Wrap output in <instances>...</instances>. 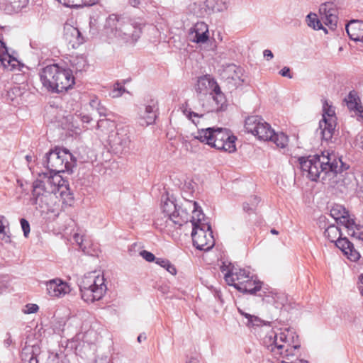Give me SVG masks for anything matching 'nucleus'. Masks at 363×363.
Listing matches in <instances>:
<instances>
[{"instance_id":"2f4dec72","label":"nucleus","mask_w":363,"mask_h":363,"mask_svg":"<svg viewBox=\"0 0 363 363\" xmlns=\"http://www.w3.org/2000/svg\"><path fill=\"white\" fill-rule=\"evenodd\" d=\"M0 239L6 243L11 242L9 221L1 215H0Z\"/></svg>"},{"instance_id":"9b49d317","label":"nucleus","mask_w":363,"mask_h":363,"mask_svg":"<svg viewBox=\"0 0 363 363\" xmlns=\"http://www.w3.org/2000/svg\"><path fill=\"white\" fill-rule=\"evenodd\" d=\"M56 194L50 188L44 189L38 186V184H33L32 204L35 205L36 208H39L42 211H48L54 206L57 199Z\"/></svg>"},{"instance_id":"6e6d98bb","label":"nucleus","mask_w":363,"mask_h":363,"mask_svg":"<svg viewBox=\"0 0 363 363\" xmlns=\"http://www.w3.org/2000/svg\"><path fill=\"white\" fill-rule=\"evenodd\" d=\"M264 57L267 60H269L273 58V53L269 50H265L263 52Z\"/></svg>"},{"instance_id":"b1692460","label":"nucleus","mask_w":363,"mask_h":363,"mask_svg":"<svg viewBox=\"0 0 363 363\" xmlns=\"http://www.w3.org/2000/svg\"><path fill=\"white\" fill-rule=\"evenodd\" d=\"M196 89L200 94H211L214 90L219 91V85L210 75H205L199 78Z\"/></svg>"},{"instance_id":"f3484780","label":"nucleus","mask_w":363,"mask_h":363,"mask_svg":"<svg viewBox=\"0 0 363 363\" xmlns=\"http://www.w3.org/2000/svg\"><path fill=\"white\" fill-rule=\"evenodd\" d=\"M109 140L116 149L120 151L126 150L129 148L131 142L128 127L118 128L116 134L109 136Z\"/></svg>"},{"instance_id":"c03bdc74","label":"nucleus","mask_w":363,"mask_h":363,"mask_svg":"<svg viewBox=\"0 0 363 363\" xmlns=\"http://www.w3.org/2000/svg\"><path fill=\"white\" fill-rule=\"evenodd\" d=\"M99 0H72L73 7L91 6L96 4Z\"/></svg>"},{"instance_id":"c756f323","label":"nucleus","mask_w":363,"mask_h":363,"mask_svg":"<svg viewBox=\"0 0 363 363\" xmlns=\"http://www.w3.org/2000/svg\"><path fill=\"white\" fill-rule=\"evenodd\" d=\"M261 285L262 282L255 279L253 277L250 275V277L246 279V281L243 284H241L238 291L242 293L254 294L260 290Z\"/></svg>"},{"instance_id":"6ab92c4d","label":"nucleus","mask_w":363,"mask_h":363,"mask_svg":"<svg viewBox=\"0 0 363 363\" xmlns=\"http://www.w3.org/2000/svg\"><path fill=\"white\" fill-rule=\"evenodd\" d=\"M57 83L55 85L53 93H60L66 91L74 85V78L72 71L69 69H65L59 66V74Z\"/></svg>"},{"instance_id":"aec40b11","label":"nucleus","mask_w":363,"mask_h":363,"mask_svg":"<svg viewBox=\"0 0 363 363\" xmlns=\"http://www.w3.org/2000/svg\"><path fill=\"white\" fill-rule=\"evenodd\" d=\"M190 40L196 43H205L208 40V26L204 22H197L191 28L189 33Z\"/></svg>"},{"instance_id":"79ce46f5","label":"nucleus","mask_w":363,"mask_h":363,"mask_svg":"<svg viewBox=\"0 0 363 363\" xmlns=\"http://www.w3.org/2000/svg\"><path fill=\"white\" fill-rule=\"evenodd\" d=\"M126 91L124 86L119 82H116L113 84V89L110 92V96L112 98H118L122 96V94Z\"/></svg>"},{"instance_id":"4d7b16f0","label":"nucleus","mask_w":363,"mask_h":363,"mask_svg":"<svg viewBox=\"0 0 363 363\" xmlns=\"http://www.w3.org/2000/svg\"><path fill=\"white\" fill-rule=\"evenodd\" d=\"M81 121L83 123H89L91 121V118L89 115H83L81 116Z\"/></svg>"},{"instance_id":"5701e85b","label":"nucleus","mask_w":363,"mask_h":363,"mask_svg":"<svg viewBox=\"0 0 363 363\" xmlns=\"http://www.w3.org/2000/svg\"><path fill=\"white\" fill-rule=\"evenodd\" d=\"M46 289L49 296L52 297H61L70 291L67 284L60 279H54L46 281Z\"/></svg>"},{"instance_id":"c9c22d12","label":"nucleus","mask_w":363,"mask_h":363,"mask_svg":"<svg viewBox=\"0 0 363 363\" xmlns=\"http://www.w3.org/2000/svg\"><path fill=\"white\" fill-rule=\"evenodd\" d=\"M307 25L314 30H323L325 33H327V29L323 26L322 23L318 19L317 15L314 13H310L307 15L306 19Z\"/></svg>"},{"instance_id":"f704fd0d","label":"nucleus","mask_w":363,"mask_h":363,"mask_svg":"<svg viewBox=\"0 0 363 363\" xmlns=\"http://www.w3.org/2000/svg\"><path fill=\"white\" fill-rule=\"evenodd\" d=\"M71 65L77 72L86 71L89 67L87 60L84 55L73 57L71 60Z\"/></svg>"},{"instance_id":"052dcab7","label":"nucleus","mask_w":363,"mask_h":363,"mask_svg":"<svg viewBox=\"0 0 363 363\" xmlns=\"http://www.w3.org/2000/svg\"><path fill=\"white\" fill-rule=\"evenodd\" d=\"M6 335H7V337L4 340V342L6 345V346L9 347L11 343V335L9 333H7Z\"/></svg>"},{"instance_id":"c85d7f7f","label":"nucleus","mask_w":363,"mask_h":363,"mask_svg":"<svg viewBox=\"0 0 363 363\" xmlns=\"http://www.w3.org/2000/svg\"><path fill=\"white\" fill-rule=\"evenodd\" d=\"M0 62L4 67H11V69H15L16 65L18 64V61L9 55L5 43L1 40H0Z\"/></svg>"},{"instance_id":"680f3d73","label":"nucleus","mask_w":363,"mask_h":363,"mask_svg":"<svg viewBox=\"0 0 363 363\" xmlns=\"http://www.w3.org/2000/svg\"><path fill=\"white\" fill-rule=\"evenodd\" d=\"M359 281L361 284L359 286V290L361 291L362 295L363 296V274L360 276Z\"/></svg>"},{"instance_id":"de8ad7c7","label":"nucleus","mask_w":363,"mask_h":363,"mask_svg":"<svg viewBox=\"0 0 363 363\" xmlns=\"http://www.w3.org/2000/svg\"><path fill=\"white\" fill-rule=\"evenodd\" d=\"M140 255L143 259L150 262L155 261V259H157L152 252H148L147 250H142L140 252Z\"/></svg>"},{"instance_id":"a19ab883","label":"nucleus","mask_w":363,"mask_h":363,"mask_svg":"<svg viewBox=\"0 0 363 363\" xmlns=\"http://www.w3.org/2000/svg\"><path fill=\"white\" fill-rule=\"evenodd\" d=\"M184 114L190 120H191V121L195 124V125H198V123H199V120L203 118V116H204V113H197V112H194V111H191L190 108H184Z\"/></svg>"},{"instance_id":"4468645a","label":"nucleus","mask_w":363,"mask_h":363,"mask_svg":"<svg viewBox=\"0 0 363 363\" xmlns=\"http://www.w3.org/2000/svg\"><path fill=\"white\" fill-rule=\"evenodd\" d=\"M158 101L155 99H150L140 111V123L141 125L153 124L158 112Z\"/></svg>"},{"instance_id":"2eb2a0df","label":"nucleus","mask_w":363,"mask_h":363,"mask_svg":"<svg viewBox=\"0 0 363 363\" xmlns=\"http://www.w3.org/2000/svg\"><path fill=\"white\" fill-rule=\"evenodd\" d=\"M59 66L56 64L44 67L40 72V79L44 88L52 92L57 81Z\"/></svg>"},{"instance_id":"20e7f679","label":"nucleus","mask_w":363,"mask_h":363,"mask_svg":"<svg viewBox=\"0 0 363 363\" xmlns=\"http://www.w3.org/2000/svg\"><path fill=\"white\" fill-rule=\"evenodd\" d=\"M194 138L219 150L234 152L237 138L230 131L222 128H206L198 130Z\"/></svg>"},{"instance_id":"e2e57ef3","label":"nucleus","mask_w":363,"mask_h":363,"mask_svg":"<svg viewBox=\"0 0 363 363\" xmlns=\"http://www.w3.org/2000/svg\"><path fill=\"white\" fill-rule=\"evenodd\" d=\"M359 147L363 150V135L359 138Z\"/></svg>"},{"instance_id":"7ed1b4c3","label":"nucleus","mask_w":363,"mask_h":363,"mask_svg":"<svg viewBox=\"0 0 363 363\" xmlns=\"http://www.w3.org/2000/svg\"><path fill=\"white\" fill-rule=\"evenodd\" d=\"M162 208L166 218L164 227H172L173 225L182 226L188 221L194 225L198 218L203 219L205 217L198 203L190 200H184L180 204H177L167 199Z\"/></svg>"},{"instance_id":"603ef678","label":"nucleus","mask_w":363,"mask_h":363,"mask_svg":"<svg viewBox=\"0 0 363 363\" xmlns=\"http://www.w3.org/2000/svg\"><path fill=\"white\" fill-rule=\"evenodd\" d=\"M279 74L282 77H288L289 79L292 78V75L290 74V69L288 67H284L283 69H281L279 71Z\"/></svg>"},{"instance_id":"473e14b6","label":"nucleus","mask_w":363,"mask_h":363,"mask_svg":"<svg viewBox=\"0 0 363 363\" xmlns=\"http://www.w3.org/2000/svg\"><path fill=\"white\" fill-rule=\"evenodd\" d=\"M21 363H38L33 347H25L21 352Z\"/></svg>"},{"instance_id":"a211bd4d","label":"nucleus","mask_w":363,"mask_h":363,"mask_svg":"<svg viewBox=\"0 0 363 363\" xmlns=\"http://www.w3.org/2000/svg\"><path fill=\"white\" fill-rule=\"evenodd\" d=\"M250 276V272L245 269H238L232 267L225 274V280L228 285L233 286L238 290L241 284H243L246 279Z\"/></svg>"},{"instance_id":"0eeeda50","label":"nucleus","mask_w":363,"mask_h":363,"mask_svg":"<svg viewBox=\"0 0 363 363\" xmlns=\"http://www.w3.org/2000/svg\"><path fill=\"white\" fill-rule=\"evenodd\" d=\"M330 215L337 224L344 228L349 236L354 240L363 241V226L357 224L354 220L350 218L343 206L335 204L330 209Z\"/></svg>"},{"instance_id":"a18cd8bd","label":"nucleus","mask_w":363,"mask_h":363,"mask_svg":"<svg viewBox=\"0 0 363 363\" xmlns=\"http://www.w3.org/2000/svg\"><path fill=\"white\" fill-rule=\"evenodd\" d=\"M278 298L279 296L277 294H267L263 297L262 300L267 303L274 304L276 308H279L281 305H283V303H279L277 301Z\"/></svg>"},{"instance_id":"bf43d9fd","label":"nucleus","mask_w":363,"mask_h":363,"mask_svg":"<svg viewBox=\"0 0 363 363\" xmlns=\"http://www.w3.org/2000/svg\"><path fill=\"white\" fill-rule=\"evenodd\" d=\"M147 338L146 335L145 333L140 334L138 337V342H141L142 341L145 340Z\"/></svg>"},{"instance_id":"4c0bfd02","label":"nucleus","mask_w":363,"mask_h":363,"mask_svg":"<svg viewBox=\"0 0 363 363\" xmlns=\"http://www.w3.org/2000/svg\"><path fill=\"white\" fill-rule=\"evenodd\" d=\"M269 140L272 141L277 147L284 148L288 145L289 138L288 136L282 132L278 133L274 132L273 137Z\"/></svg>"},{"instance_id":"ea45409f","label":"nucleus","mask_w":363,"mask_h":363,"mask_svg":"<svg viewBox=\"0 0 363 363\" xmlns=\"http://www.w3.org/2000/svg\"><path fill=\"white\" fill-rule=\"evenodd\" d=\"M155 263L159 266L164 268L169 274L175 275L177 274V269L174 264H172L169 260L164 258H157Z\"/></svg>"},{"instance_id":"5fc2aeb1","label":"nucleus","mask_w":363,"mask_h":363,"mask_svg":"<svg viewBox=\"0 0 363 363\" xmlns=\"http://www.w3.org/2000/svg\"><path fill=\"white\" fill-rule=\"evenodd\" d=\"M243 209H244L245 211H246L247 213H250V212L254 211L255 208L254 206H252L250 205V203L246 202V203H243Z\"/></svg>"},{"instance_id":"49530a36","label":"nucleus","mask_w":363,"mask_h":363,"mask_svg":"<svg viewBox=\"0 0 363 363\" xmlns=\"http://www.w3.org/2000/svg\"><path fill=\"white\" fill-rule=\"evenodd\" d=\"M15 10H20L25 7L28 0H8Z\"/></svg>"},{"instance_id":"338daca9","label":"nucleus","mask_w":363,"mask_h":363,"mask_svg":"<svg viewBox=\"0 0 363 363\" xmlns=\"http://www.w3.org/2000/svg\"><path fill=\"white\" fill-rule=\"evenodd\" d=\"M26 160H27L28 162H30V161H31V160H32V157H31V156H30V155H26Z\"/></svg>"},{"instance_id":"f03ea898","label":"nucleus","mask_w":363,"mask_h":363,"mask_svg":"<svg viewBox=\"0 0 363 363\" xmlns=\"http://www.w3.org/2000/svg\"><path fill=\"white\" fill-rule=\"evenodd\" d=\"M264 345L274 357L285 359L281 363H309L298 359L300 352L298 337L295 340L293 333L289 330L271 332L264 337Z\"/></svg>"},{"instance_id":"412c9836","label":"nucleus","mask_w":363,"mask_h":363,"mask_svg":"<svg viewBox=\"0 0 363 363\" xmlns=\"http://www.w3.org/2000/svg\"><path fill=\"white\" fill-rule=\"evenodd\" d=\"M141 26L136 23H130L129 21L116 35L121 38L126 42L135 43L140 37Z\"/></svg>"},{"instance_id":"72a5a7b5","label":"nucleus","mask_w":363,"mask_h":363,"mask_svg":"<svg viewBox=\"0 0 363 363\" xmlns=\"http://www.w3.org/2000/svg\"><path fill=\"white\" fill-rule=\"evenodd\" d=\"M89 104L91 108L95 110L100 116H108L111 113L96 96L90 99Z\"/></svg>"},{"instance_id":"13d9d810","label":"nucleus","mask_w":363,"mask_h":363,"mask_svg":"<svg viewBox=\"0 0 363 363\" xmlns=\"http://www.w3.org/2000/svg\"><path fill=\"white\" fill-rule=\"evenodd\" d=\"M326 217L325 216H321L319 218V224H320V227H325V224H326Z\"/></svg>"},{"instance_id":"58836bf2","label":"nucleus","mask_w":363,"mask_h":363,"mask_svg":"<svg viewBox=\"0 0 363 363\" xmlns=\"http://www.w3.org/2000/svg\"><path fill=\"white\" fill-rule=\"evenodd\" d=\"M225 73L229 74L228 78H231V79L235 82V84H240V82L242 81L240 76L241 73L240 69L237 67L235 65H230L228 66Z\"/></svg>"},{"instance_id":"09e8293b","label":"nucleus","mask_w":363,"mask_h":363,"mask_svg":"<svg viewBox=\"0 0 363 363\" xmlns=\"http://www.w3.org/2000/svg\"><path fill=\"white\" fill-rule=\"evenodd\" d=\"M20 223L21 225L22 230L23 231V235L26 238H27L30 233L29 223L25 218H21Z\"/></svg>"},{"instance_id":"e433bc0d","label":"nucleus","mask_w":363,"mask_h":363,"mask_svg":"<svg viewBox=\"0 0 363 363\" xmlns=\"http://www.w3.org/2000/svg\"><path fill=\"white\" fill-rule=\"evenodd\" d=\"M238 312L247 319L245 324L248 327L261 326L265 324L259 317L245 313L240 308H238Z\"/></svg>"},{"instance_id":"6e6552de","label":"nucleus","mask_w":363,"mask_h":363,"mask_svg":"<svg viewBox=\"0 0 363 363\" xmlns=\"http://www.w3.org/2000/svg\"><path fill=\"white\" fill-rule=\"evenodd\" d=\"M342 230H345L343 227L331 224L325 228L324 235L330 242H335V245L344 252L349 259L356 262L359 259L360 255L346 237L342 238Z\"/></svg>"},{"instance_id":"3c124183","label":"nucleus","mask_w":363,"mask_h":363,"mask_svg":"<svg viewBox=\"0 0 363 363\" xmlns=\"http://www.w3.org/2000/svg\"><path fill=\"white\" fill-rule=\"evenodd\" d=\"M39 307L36 304H28L26 305V313H33L38 311Z\"/></svg>"},{"instance_id":"f8f14e48","label":"nucleus","mask_w":363,"mask_h":363,"mask_svg":"<svg viewBox=\"0 0 363 363\" xmlns=\"http://www.w3.org/2000/svg\"><path fill=\"white\" fill-rule=\"evenodd\" d=\"M336 126V117L335 110L332 106H329L325 101L323 105V118L319 122V128L317 133L321 135L323 140L329 141L332 139Z\"/></svg>"},{"instance_id":"bb28decb","label":"nucleus","mask_w":363,"mask_h":363,"mask_svg":"<svg viewBox=\"0 0 363 363\" xmlns=\"http://www.w3.org/2000/svg\"><path fill=\"white\" fill-rule=\"evenodd\" d=\"M209 97L212 100V102L210 107L206 108L205 111L208 113L222 110L225 104V98L224 94L221 92L220 88L219 87V91L214 90L211 92Z\"/></svg>"},{"instance_id":"9d476101","label":"nucleus","mask_w":363,"mask_h":363,"mask_svg":"<svg viewBox=\"0 0 363 363\" xmlns=\"http://www.w3.org/2000/svg\"><path fill=\"white\" fill-rule=\"evenodd\" d=\"M245 128L247 132L257 136L258 139L268 141L273 137L274 130L270 125L258 116H249L245 120Z\"/></svg>"},{"instance_id":"cd10ccee","label":"nucleus","mask_w":363,"mask_h":363,"mask_svg":"<svg viewBox=\"0 0 363 363\" xmlns=\"http://www.w3.org/2000/svg\"><path fill=\"white\" fill-rule=\"evenodd\" d=\"M345 101L350 111H353L356 114H359V116L363 119V107L355 91H350L345 99Z\"/></svg>"},{"instance_id":"dca6fc26","label":"nucleus","mask_w":363,"mask_h":363,"mask_svg":"<svg viewBox=\"0 0 363 363\" xmlns=\"http://www.w3.org/2000/svg\"><path fill=\"white\" fill-rule=\"evenodd\" d=\"M319 14L325 23L333 28L338 21L337 6L333 1H326L320 5Z\"/></svg>"},{"instance_id":"4be33fe9","label":"nucleus","mask_w":363,"mask_h":363,"mask_svg":"<svg viewBox=\"0 0 363 363\" xmlns=\"http://www.w3.org/2000/svg\"><path fill=\"white\" fill-rule=\"evenodd\" d=\"M64 40L68 47L72 49L77 48L84 42L79 30L69 24H65L64 26Z\"/></svg>"},{"instance_id":"a878e982","label":"nucleus","mask_w":363,"mask_h":363,"mask_svg":"<svg viewBox=\"0 0 363 363\" xmlns=\"http://www.w3.org/2000/svg\"><path fill=\"white\" fill-rule=\"evenodd\" d=\"M128 21V19L121 16L111 14L106 18L105 28L109 29L111 32L116 36L120 32V30L124 27V25L126 24Z\"/></svg>"},{"instance_id":"0e129e2a","label":"nucleus","mask_w":363,"mask_h":363,"mask_svg":"<svg viewBox=\"0 0 363 363\" xmlns=\"http://www.w3.org/2000/svg\"><path fill=\"white\" fill-rule=\"evenodd\" d=\"M270 232H271L272 234H274V235H278L279 234V232L277 230H275V229H272L270 230Z\"/></svg>"},{"instance_id":"f257e3e1","label":"nucleus","mask_w":363,"mask_h":363,"mask_svg":"<svg viewBox=\"0 0 363 363\" xmlns=\"http://www.w3.org/2000/svg\"><path fill=\"white\" fill-rule=\"evenodd\" d=\"M301 169L311 181L320 178L323 181L331 175L342 177V172L349 168L335 152L324 151L320 155H315L299 159Z\"/></svg>"},{"instance_id":"37998d69","label":"nucleus","mask_w":363,"mask_h":363,"mask_svg":"<svg viewBox=\"0 0 363 363\" xmlns=\"http://www.w3.org/2000/svg\"><path fill=\"white\" fill-rule=\"evenodd\" d=\"M114 127V121L108 118L100 119L97 122L98 129H101L104 130L105 129H112Z\"/></svg>"},{"instance_id":"ddd939ff","label":"nucleus","mask_w":363,"mask_h":363,"mask_svg":"<svg viewBox=\"0 0 363 363\" xmlns=\"http://www.w3.org/2000/svg\"><path fill=\"white\" fill-rule=\"evenodd\" d=\"M59 173L60 172L55 173L49 170L48 172H42L39 174V178L33 184H38V186H40L44 189H48V188H50L54 192L57 193L65 183V181Z\"/></svg>"},{"instance_id":"774afa93","label":"nucleus","mask_w":363,"mask_h":363,"mask_svg":"<svg viewBox=\"0 0 363 363\" xmlns=\"http://www.w3.org/2000/svg\"><path fill=\"white\" fill-rule=\"evenodd\" d=\"M159 222H160V220H159V219H157L156 224H157V225H162V223H160Z\"/></svg>"},{"instance_id":"7c9ffc66","label":"nucleus","mask_w":363,"mask_h":363,"mask_svg":"<svg viewBox=\"0 0 363 363\" xmlns=\"http://www.w3.org/2000/svg\"><path fill=\"white\" fill-rule=\"evenodd\" d=\"M205 5L213 13L223 12L228 9V3L224 0H206Z\"/></svg>"},{"instance_id":"39448f33","label":"nucleus","mask_w":363,"mask_h":363,"mask_svg":"<svg viewBox=\"0 0 363 363\" xmlns=\"http://www.w3.org/2000/svg\"><path fill=\"white\" fill-rule=\"evenodd\" d=\"M79 286L82 298L87 303L101 299L107 290L104 275L97 274L96 272L84 274Z\"/></svg>"},{"instance_id":"69168bd1","label":"nucleus","mask_w":363,"mask_h":363,"mask_svg":"<svg viewBox=\"0 0 363 363\" xmlns=\"http://www.w3.org/2000/svg\"><path fill=\"white\" fill-rule=\"evenodd\" d=\"M188 363H198V360L196 359H191Z\"/></svg>"},{"instance_id":"864d4df0","label":"nucleus","mask_w":363,"mask_h":363,"mask_svg":"<svg viewBox=\"0 0 363 363\" xmlns=\"http://www.w3.org/2000/svg\"><path fill=\"white\" fill-rule=\"evenodd\" d=\"M259 201H260V199L259 197H257L256 196H253L250 199V205L252 206H254L255 208H256V206L259 203Z\"/></svg>"},{"instance_id":"8fccbe9b","label":"nucleus","mask_w":363,"mask_h":363,"mask_svg":"<svg viewBox=\"0 0 363 363\" xmlns=\"http://www.w3.org/2000/svg\"><path fill=\"white\" fill-rule=\"evenodd\" d=\"M74 240L76 242V243L79 246L80 248L82 249L84 247L83 246V241H84L83 235H81L78 233H75L74 235Z\"/></svg>"},{"instance_id":"393cba45","label":"nucleus","mask_w":363,"mask_h":363,"mask_svg":"<svg viewBox=\"0 0 363 363\" xmlns=\"http://www.w3.org/2000/svg\"><path fill=\"white\" fill-rule=\"evenodd\" d=\"M345 29L351 40L363 43V21L352 20Z\"/></svg>"},{"instance_id":"1a4fd4ad","label":"nucleus","mask_w":363,"mask_h":363,"mask_svg":"<svg viewBox=\"0 0 363 363\" xmlns=\"http://www.w3.org/2000/svg\"><path fill=\"white\" fill-rule=\"evenodd\" d=\"M192 225L193 245L197 249L208 251L215 245V240L210 224L203 219L198 218Z\"/></svg>"},{"instance_id":"423d86ee","label":"nucleus","mask_w":363,"mask_h":363,"mask_svg":"<svg viewBox=\"0 0 363 363\" xmlns=\"http://www.w3.org/2000/svg\"><path fill=\"white\" fill-rule=\"evenodd\" d=\"M48 170L54 172H72V169L77 165V160L67 149L55 147L50 150L45 155V160Z\"/></svg>"}]
</instances>
